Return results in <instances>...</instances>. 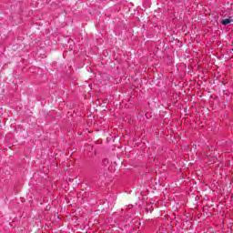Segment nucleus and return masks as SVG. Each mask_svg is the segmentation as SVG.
Returning <instances> with one entry per match:
<instances>
[{"label":"nucleus","mask_w":233,"mask_h":233,"mask_svg":"<svg viewBox=\"0 0 233 233\" xmlns=\"http://www.w3.org/2000/svg\"><path fill=\"white\" fill-rule=\"evenodd\" d=\"M220 23L224 26H227V25H230L232 23V19L230 17L229 18H226V19L221 20Z\"/></svg>","instance_id":"1"}]
</instances>
